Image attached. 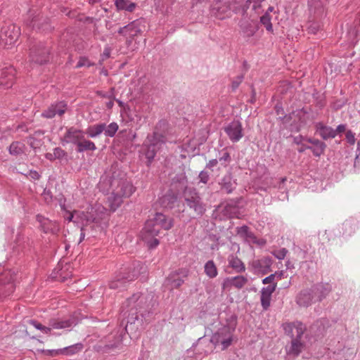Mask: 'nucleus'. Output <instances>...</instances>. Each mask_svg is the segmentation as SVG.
Returning <instances> with one entry per match:
<instances>
[{
    "label": "nucleus",
    "instance_id": "35",
    "mask_svg": "<svg viewBox=\"0 0 360 360\" xmlns=\"http://www.w3.org/2000/svg\"><path fill=\"white\" fill-rule=\"evenodd\" d=\"M204 271L210 278H214L218 275V270L213 260H209L205 264Z\"/></svg>",
    "mask_w": 360,
    "mask_h": 360
},
{
    "label": "nucleus",
    "instance_id": "56",
    "mask_svg": "<svg viewBox=\"0 0 360 360\" xmlns=\"http://www.w3.org/2000/svg\"><path fill=\"white\" fill-rule=\"evenodd\" d=\"M347 129V125L344 124H339L336 129H334L335 136L338 134H342L343 132H345Z\"/></svg>",
    "mask_w": 360,
    "mask_h": 360
},
{
    "label": "nucleus",
    "instance_id": "33",
    "mask_svg": "<svg viewBox=\"0 0 360 360\" xmlns=\"http://www.w3.org/2000/svg\"><path fill=\"white\" fill-rule=\"evenodd\" d=\"M26 146L20 141H13L8 147L9 154L11 155L18 156L25 153Z\"/></svg>",
    "mask_w": 360,
    "mask_h": 360
},
{
    "label": "nucleus",
    "instance_id": "17",
    "mask_svg": "<svg viewBox=\"0 0 360 360\" xmlns=\"http://www.w3.org/2000/svg\"><path fill=\"white\" fill-rule=\"evenodd\" d=\"M84 132L73 127L67 129L61 141L63 145L65 143H73L78 145L81 140H83Z\"/></svg>",
    "mask_w": 360,
    "mask_h": 360
},
{
    "label": "nucleus",
    "instance_id": "21",
    "mask_svg": "<svg viewBox=\"0 0 360 360\" xmlns=\"http://www.w3.org/2000/svg\"><path fill=\"white\" fill-rule=\"evenodd\" d=\"M302 113L305 114L307 113V111H305L304 109L294 111L292 113L284 115L283 117H279L278 120L282 122V124L284 125V128H289L291 131H299L300 128L297 124L294 125L292 122V120H293L295 121V118L297 117L300 119Z\"/></svg>",
    "mask_w": 360,
    "mask_h": 360
},
{
    "label": "nucleus",
    "instance_id": "25",
    "mask_svg": "<svg viewBox=\"0 0 360 360\" xmlns=\"http://www.w3.org/2000/svg\"><path fill=\"white\" fill-rule=\"evenodd\" d=\"M248 283V279L243 276H237L231 278H226L222 284L223 289L229 286H233L240 289Z\"/></svg>",
    "mask_w": 360,
    "mask_h": 360
},
{
    "label": "nucleus",
    "instance_id": "40",
    "mask_svg": "<svg viewBox=\"0 0 360 360\" xmlns=\"http://www.w3.org/2000/svg\"><path fill=\"white\" fill-rule=\"evenodd\" d=\"M126 26L130 27V28H127V34L131 38L136 36L141 32L140 28V22L139 20H134Z\"/></svg>",
    "mask_w": 360,
    "mask_h": 360
},
{
    "label": "nucleus",
    "instance_id": "1",
    "mask_svg": "<svg viewBox=\"0 0 360 360\" xmlns=\"http://www.w3.org/2000/svg\"><path fill=\"white\" fill-rule=\"evenodd\" d=\"M148 304H146V298L140 293L134 294L128 298L122 307L121 314L124 317L122 324L126 320L125 328L118 331L117 334H111L108 338V343L104 346L105 352L120 349L125 332L128 334H135L142 325V319H139L138 314L143 316L147 311Z\"/></svg>",
    "mask_w": 360,
    "mask_h": 360
},
{
    "label": "nucleus",
    "instance_id": "60",
    "mask_svg": "<svg viewBox=\"0 0 360 360\" xmlns=\"http://www.w3.org/2000/svg\"><path fill=\"white\" fill-rule=\"evenodd\" d=\"M319 29V26L316 23L311 24L308 28L309 32L312 34H316L318 32Z\"/></svg>",
    "mask_w": 360,
    "mask_h": 360
},
{
    "label": "nucleus",
    "instance_id": "15",
    "mask_svg": "<svg viewBox=\"0 0 360 360\" xmlns=\"http://www.w3.org/2000/svg\"><path fill=\"white\" fill-rule=\"evenodd\" d=\"M239 26L243 37L248 38L252 37L259 29L257 20L248 18L245 15L239 22Z\"/></svg>",
    "mask_w": 360,
    "mask_h": 360
},
{
    "label": "nucleus",
    "instance_id": "51",
    "mask_svg": "<svg viewBox=\"0 0 360 360\" xmlns=\"http://www.w3.org/2000/svg\"><path fill=\"white\" fill-rule=\"evenodd\" d=\"M238 233L242 236L248 238H252V233L249 231V229L247 226H243L238 229Z\"/></svg>",
    "mask_w": 360,
    "mask_h": 360
},
{
    "label": "nucleus",
    "instance_id": "39",
    "mask_svg": "<svg viewBox=\"0 0 360 360\" xmlns=\"http://www.w3.org/2000/svg\"><path fill=\"white\" fill-rule=\"evenodd\" d=\"M102 220L100 223V226H97L94 223H91L90 224H86V223L82 224L81 227V233H80V238L78 243H80L85 237V233L89 231V229H91V231H100L102 229L101 226Z\"/></svg>",
    "mask_w": 360,
    "mask_h": 360
},
{
    "label": "nucleus",
    "instance_id": "20",
    "mask_svg": "<svg viewBox=\"0 0 360 360\" xmlns=\"http://www.w3.org/2000/svg\"><path fill=\"white\" fill-rule=\"evenodd\" d=\"M36 219L40 224L41 229L45 233L56 234L58 231L59 226L56 221H51L41 214L37 215Z\"/></svg>",
    "mask_w": 360,
    "mask_h": 360
},
{
    "label": "nucleus",
    "instance_id": "10",
    "mask_svg": "<svg viewBox=\"0 0 360 360\" xmlns=\"http://www.w3.org/2000/svg\"><path fill=\"white\" fill-rule=\"evenodd\" d=\"M20 36V28L13 24L6 25L0 30V44L8 47L15 43Z\"/></svg>",
    "mask_w": 360,
    "mask_h": 360
},
{
    "label": "nucleus",
    "instance_id": "14",
    "mask_svg": "<svg viewBox=\"0 0 360 360\" xmlns=\"http://www.w3.org/2000/svg\"><path fill=\"white\" fill-rule=\"evenodd\" d=\"M224 131L233 143L238 142L243 136V126L240 121L233 120L224 127Z\"/></svg>",
    "mask_w": 360,
    "mask_h": 360
},
{
    "label": "nucleus",
    "instance_id": "41",
    "mask_svg": "<svg viewBox=\"0 0 360 360\" xmlns=\"http://www.w3.org/2000/svg\"><path fill=\"white\" fill-rule=\"evenodd\" d=\"M28 323L40 330L44 334H49L51 332V327L43 326L41 323L38 322L34 319H31L28 321Z\"/></svg>",
    "mask_w": 360,
    "mask_h": 360
},
{
    "label": "nucleus",
    "instance_id": "44",
    "mask_svg": "<svg viewBox=\"0 0 360 360\" xmlns=\"http://www.w3.org/2000/svg\"><path fill=\"white\" fill-rule=\"evenodd\" d=\"M359 35V30L356 27H351L347 32L348 43L350 45H354L357 41V37Z\"/></svg>",
    "mask_w": 360,
    "mask_h": 360
},
{
    "label": "nucleus",
    "instance_id": "18",
    "mask_svg": "<svg viewBox=\"0 0 360 360\" xmlns=\"http://www.w3.org/2000/svg\"><path fill=\"white\" fill-rule=\"evenodd\" d=\"M310 290L315 302H321L331 292L332 286L329 283H319L312 285Z\"/></svg>",
    "mask_w": 360,
    "mask_h": 360
},
{
    "label": "nucleus",
    "instance_id": "55",
    "mask_svg": "<svg viewBox=\"0 0 360 360\" xmlns=\"http://www.w3.org/2000/svg\"><path fill=\"white\" fill-rule=\"evenodd\" d=\"M111 48L108 46H105L103 53L101 54V60L103 61L110 56Z\"/></svg>",
    "mask_w": 360,
    "mask_h": 360
},
{
    "label": "nucleus",
    "instance_id": "42",
    "mask_svg": "<svg viewBox=\"0 0 360 360\" xmlns=\"http://www.w3.org/2000/svg\"><path fill=\"white\" fill-rule=\"evenodd\" d=\"M119 129V126L116 122H111L108 126L105 125V129L103 132L106 136L113 137Z\"/></svg>",
    "mask_w": 360,
    "mask_h": 360
},
{
    "label": "nucleus",
    "instance_id": "62",
    "mask_svg": "<svg viewBox=\"0 0 360 360\" xmlns=\"http://www.w3.org/2000/svg\"><path fill=\"white\" fill-rule=\"evenodd\" d=\"M258 264L262 266V265L264 264L266 266H269L271 264V259L268 257L264 258L261 260L258 261Z\"/></svg>",
    "mask_w": 360,
    "mask_h": 360
},
{
    "label": "nucleus",
    "instance_id": "52",
    "mask_svg": "<svg viewBox=\"0 0 360 360\" xmlns=\"http://www.w3.org/2000/svg\"><path fill=\"white\" fill-rule=\"evenodd\" d=\"M346 140L349 144H354L356 139L354 136V134L351 130H348L346 131Z\"/></svg>",
    "mask_w": 360,
    "mask_h": 360
},
{
    "label": "nucleus",
    "instance_id": "3",
    "mask_svg": "<svg viewBox=\"0 0 360 360\" xmlns=\"http://www.w3.org/2000/svg\"><path fill=\"white\" fill-rule=\"evenodd\" d=\"M283 329L292 339L290 345L286 347L287 354L293 357L297 356L304 347L302 338L306 330L305 326L301 322L296 321L284 324Z\"/></svg>",
    "mask_w": 360,
    "mask_h": 360
},
{
    "label": "nucleus",
    "instance_id": "43",
    "mask_svg": "<svg viewBox=\"0 0 360 360\" xmlns=\"http://www.w3.org/2000/svg\"><path fill=\"white\" fill-rule=\"evenodd\" d=\"M261 3L259 0H248L244 6L242 7V14L245 15L248 8L252 6V8L254 11H257L261 6Z\"/></svg>",
    "mask_w": 360,
    "mask_h": 360
},
{
    "label": "nucleus",
    "instance_id": "57",
    "mask_svg": "<svg viewBox=\"0 0 360 360\" xmlns=\"http://www.w3.org/2000/svg\"><path fill=\"white\" fill-rule=\"evenodd\" d=\"M286 181V178H281V179H276L274 184V187H277L278 189H283V184Z\"/></svg>",
    "mask_w": 360,
    "mask_h": 360
},
{
    "label": "nucleus",
    "instance_id": "49",
    "mask_svg": "<svg viewBox=\"0 0 360 360\" xmlns=\"http://www.w3.org/2000/svg\"><path fill=\"white\" fill-rule=\"evenodd\" d=\"M53 158H56V160H61L66 155V153L62 148L57 147L53 149Z\"/></svg>",
    "mask_w": 360,
    "mask_h": 360
},
{
    "label": "nucleus",
    "instance_id": "24",
    "mask_svg": "<svg viewBox=\"0 0 360 360\" xmlns=\"http://www.w3.org/2000/svg\"><path fill=\"white\" fill-rule=\"evenodd\" d=\"M316 132L324 140L335 137L334 129L324 124L323 122H317L315 124Z\"/></svg>",
    "mask_w": 360,
    "mask_h": 360
},
{
    "label": "nucleus",
    "instance_id": "11",
    "mask_svg": "<svg viewBox=\"0 0 360 360\" xmlns=\"http://www.w3.org/2000/svg\"><path fill=\"white\" fill-rule=\"evenodd\" d=\"M30 59L37 64H44L49 60V49L39 42L32 45L30 49Z\"/></svg>",
    "mask_w": 360,
    "mask_h": 360
},
{
    "label": "nucleus",
    "instance_id": "34",
    "mask_svg": "<svg viewBox=\"0 0 360 360\" xmlns=\"http://www.w3.org/2000/svg\"><path fill=\"white\" fill-rule=\"evenodd\" d=\"M104 129H105V124L100 123L89 127L86 130V134L91 138H96L101 135L103 132Z\"/></svg>",
    "mask_w": 360,
    "mask_h": 360
},
{
    "label": "nucleus",
    "instance_id": "7",
    "mask_svg": "<svg viewBox=\"0 0 360 360\" xmlns=\"http://www.w3.org/2000/svg\"><path fill=\"white\" fill-rule=\"evenodd\" d=\"M183 198L185 205L193 210L196 215L202 216L205 212V205L195 188L186 186L183 192Z\"/></svg>",
    "mask_w": 360,
    "mask_h": 360
},
{
    "label": "nucleus",
    "instance_id": "32",
    "mask_svg": "<svg viewBox=\"0 0 360 360\" xmlns=\"http://www.w3.org/2000/svg\"><path fill=\"white\" fill-rule=\"evenodd\" d=\"M83 347H84L82 343H76L72 345L59 349L58 353H63V354L67 356H72L81 352ZM56 353H57V352Z\"/></svg>",
    "mask_w": 360,
    "mask_h": 360
},
{
    "label": "nucleus",
    "instance_id": "38",
    "mask_svg": "<svg viewBox=\"0 0 360 360\" xmlns=\"http://www.w3.org/2000/svg\"><path fill=\"white\" fill-rule=\"evenodd\" d=\"M115 6L117 10H124L129 12H132L136 6V4L127 0H116Z\"/></svg>",
    "mask_w": 360,
    "mask_h": 360
},
{
    "label": "nucleus",
    "instance_id": "8",
    "mask_svg": "<svg viewBox=\"0 0 360 360\" xmlns=\"http://www.w3.org/2000/svg\"><path fill=\"white\" fill-rule=\"evenodd\" d=\"M243 0H217L211 6V13L219 19L229 16L231 11L238 12Z\"/></svg>",
    "mask_w": 360,
    "mask_h": 360
},
{
    "label": "nucleus",
    "instance_id": "23",
    "mask_svg": "<svg viewBox=\"0 0 360 360\" xmlns=\"http://www.w3.org/2000/svg\"><path fill=\"white\" fill-rule=\"evenodd\" d=\"M296 302L300 307H307L316 302L310 288L302 290L296 297Z\"/></svg>",
    "mask_w": 360,
    "mask_h": 360
},
{
    "label": "nucleus",
    "instance_id": "9",
    "mask_svg": "<svg viewBox=\"0 0 360 360\" xmlns=\"http://www.w3.org/2000/svg\"><path fill=\"white\" fill-rule=\"evenodd\" d=\"M165 141V138L161 134L154 132L152 135H148L144 144L145 155L148 160V165L152 162L157 151Z\"/></svg>",
    "mask_w": 360,
    "mask_h": 360
},
{
    "label": "nucleus",
    "instance_id": "46",
    "mask_svg": "<svg viewBox=\"0 0 360 360\" xmlns=\"http://www.w3.org/2000/svg\"><path fill=\"white\" fill-rule=\"evenodd\" d=\"M94 65V63H91L86 57L81 56L79 59L77 64L76 65V68H80L82 67H91Z\"/></svg>",
    "mask_w": 360,
    "mask_h": 360
},
{
    "label": "nucleus",
    "instance_id": "63",
    "mask_svg": "<svg viewBox=\"0 0 360 360\" xmlns=\"http://www.w3.org/2000/svg\"><path fill=\"white\" fill-rule=\"evenodd\" d=\"M129 26H126V25L120 27L118 30V33L121 35L127 36V28H129Z\"/></svg>",
    "mask_w": 360,
    "mask_h": 360
},
{
    "label": "nucleus",
    "instance_id": "48",
    "mask_svg": "<svg viewBox=\"0 0 360 360\" xmlns=\"http://www.w3.org/2000/svg\"><path fill=\"white\" fill-rule=\"evenodd\" d=\"M244 78V76L243 75H238L236 77H235L231 83V89L233 91H236L239 85L241 84Z\"/></svg>",
    "mask_w": 360,
    "mask_h": 360
},
{
    "label": "nucleus",
    "instance_id": "27",
    "mask_svg": "<svg viewBox=\"0 0 360 360\" xmlns=\"http://www.w3.org/2000/svg\"><path fill=\"white\" fill-rule=\"evenodd\" d=\"M307 141L311 143L313 146H306V148L311 150L315 156L319 157L323 153L326 148L324 142L316 139H308Z\"/></svg>",
    "mask_w": 360,
    "mask_h": 360
},
{
    "label": "nucleus",
    "instance_id": "54",
    "mask_svg": "<svg viewBox=\"0 0 360 360\" xmlns=\"http://www.w3.org/2000/svg\"><path fill=\"white\" fill-rule=\"evenodd\" d=\"M200 181L203 184H207L209 180V174L207 172L202 171L200 172L199 176Z\"/></svg>",
    "mask_w": 360,
    "mask_h": 360
},
{
    "label": "nucleus",
    "instance_id": "4",
    "mask_svg": "<svg viewBox=\"0 0 360 360\" xmlns=\"http://www.w3.org/2000/svg\"><path fill=\"white\" fill-rule=\"evenodd\" d=\"M236 326V320L233 319L229 323L219 328L212 334L210 342L215 347H219L221 350L226 349L235 340Z\"/></svg>",
    "mask_w": 360,
    "mask_h": 360
},
{
    "label": "nucleus",
    "instance_id": "19",
    "mask_svg": "<svg viewBox=\"0 0 360 360\" xmlns=\"http://www.w3.org/2000/svg\"><path fill=\"white\" fill-rule=\"evenodd\" d=\"M15 70L13 66L6 67L0 70V86L6 89L11 88L14 82Z\"/></svg>",
    "mask_w": 360,
    "mask_h": 360
},
{
    "label": "nucleus",
    "instance_id": "29",
    "mask_svg": "<svg viewBox=\"0 0 360 360\" xmlns=\"http://www.w3.org/2000/svg\"><path fill=\"white\" fill-rule=\"evenodd\" d=\"M229 266L235 270L236 273H242L245 271L244 263L234 255H231L228 257Z\"/></svg>",
    "mask_w": 360,
    "mask_h": 360
},
{
    "label": "nucleus",
    "instance_id": "26",
    "mask_svg": "<svg viewBox=\"0 0 360 360\" xmlns=\"http://www.w3.org/2000/svg\"><path fill=\"white\" fill-rule=\"evenodd\" d=\"M51 330L53 329H65L71 328L75 325L74 319H51L49 322Z\"/></svg>",
    "mask_w": 360,
    "mask_h": 360
},
{
    "label": "nucleus",
    "instance_id": "61",
    "mask_svg": "<svg viewBox=\"0 0 360 360\" xmlns=\"http://www.w3.org/2000/svg\"><path fill=\"white\" fill-rule=\"evenodd\" d=\"M218 164V160L217 159L210 160L206 165V167L212 169L213 167H216Z\"/></svg>",
    "mask_w": 360,
    "mask_h": 360
},
{
    "label": "nucleus",
    "instance_id": "2",
    "mask_svg": "<svg viewBox=\"0 0 360 360\" xmlns=\"http://www.w3.org/2000/svg\"><path fill=\"white\" fill-rule=\"evenodd\" d=\"M173 226V219L162 213L157 212L148 219L141 231L142 239L148 246L153 249L159 244V240L155 237L159 234L161 229L169 230Z\"/></svg>",
    "mask_w": 360,
    "mask_h": 360
},
{
    "label": "nucleus",
    "instance_id": "47",
    "mask_svg": "<svg viewBox=\"0 0 360 360\" xmlns=\"http://www.w3.org/2000/svg\"><path fill=\"white\" fill-rule=\"evenodd\" d=\"M288 253L287 249L283 248L278 250H274L272 252L273 255L278 259L281 260L285 258Z\"/></svg>",
    "mask_w": 360,
    "mask_h": 360
},
{
    "label": "nucleus",
    "instance_id": "13",
    "mask_svg": "<svg viewBox=\"0 0 360 360\" xmlns=\"http://www.w3.org/2000/svg\"><path fill=\"white\" fill-rule=\"evenodd\" d=\"M188 276L186 269H179L171 273L165 281V285L169 290L179 288L184 282V278Z\"/></svg>",
    "mask_w": 360,
    "mask_h": 360
},
{
    "label": "nucleus",
    "instance_id": "28",
    "mask_svg": "<svg viewBox=\"0 0 360 360\" xmlns=\"http://www.w3.org/2000/svg\"><path fill=\"white\" fill-rule=\"evenodd\" d=\"M221 189L227 193H231L236 188V182L231 174H226L220 182Z\"/></svg>",
    "mask_w": 360,
    "mask_h": 360
},
{
    "label": "nucleus",
    "instance_id": "36",
    "mask_svg": "<svg viewBox=\"0 0 360 360\" xmlns=\"http://www.w3.org/2000/svg\"><path fill=\"white\" fill-rule=\"evenodd\" d=\"M96 149V147L94 142L85 139V138H83V140H81L78 145L77 146V151L78 153H82L86 150H95Z\"/></svg>",
    "mask_w": 360,
    "mask_h": 360
},
{
    "label": "nucleus",
    "instance_id": "58",
    "mask_svg": "<svg viewBox=\"0 0 360 360\" xmlns=\"http://www.w3.org/2000/svg\"><path fill=\"white\" fill-rule=\"evenodd\" d=\"M275 277H276V274H272L269 275V276L264 278L262 280V283L264 284L272 285L274 283V281L275 279Z\"/></svg>",
    "mask_w": 360,
    "mask_h": 360
},
{
    "label": "nucleus",
    "instance_id": "22",
    "mask_svg": "<svg viewBox=\"0 0 360 360\" xmlns=\"http://www.w3.org/2000/svg\"><path fill=\"white\" fill-rule=\"evenodd\" d=\"M276 288V284L273 283L262 288L260 301L264 310H267L270 307L271 295L275 291Z\"/></svg>",
    "mask_w": 360,
    "mask_h": 360
},
{
    "label": "nucleus",
    "instance_id": "5",
    "mask_svg": "<svg viewBox=\"0 0 360 360\" xmlns=\"http://www.w3.org/2000/svg\"><path fill=\"white\" fill-rule=\"evenodd\" d=\"M105 209L100 205L91 207L86 212L83 211H74L67 217L68 221L74 223H86L90 224L94 223L97 226H100L101 221L105 216Z\"/></svg>",
    "mask_w": 360,
    "mask_h": 360
},
{
    "label": "nucleus",
    "instance_id": "45",
    "mask_svg": "<svg viewBox=\"0 0 360 360\" xmlns=\"http://www.w3.org/2000/svg\"><path fill=\"white\" fill-rule=\"evenodd\" d=\"M260 22L265 26L267 31H273V26L271 22V17L268 13V11L260 18Z\"/></svg>",
    "mask_w": 360,
    "mask_h": 360
},
{
    "label": "nucleus",
    "instance_id": "31",
    "mask_svg": "<svg viewBox=\"0 0 360 360\" xmlns=\"http://www.w3.org/2000/svg\"><path fill=\"white\" fill-rule=\"evenodd\" d=\"M122 197L115 193L112 190L110 195L108 198V204L110 210L115 212L122 203Z\"/></svg>",
    "mask_w": 360,
    "mask_h": 360
},
{
    "label": "nucleus",
    "instance_id": "64",
    "mask_svg": "<svg viewBox=\"0 0 360 360\" xmlns=\"http://www.w3.org/2000/svg\"><path fill=\"white\" fill-rule=\"evenodd\" d=\"M304 139L303 136H301V135H299V136H295L293 138V142L295 143V144H300L302 141V140Z\"/></svg>",
    "mask_w": 360,
    "mask_h": 360
},
{
    "label": "nucleus",
    "instance_id": "6",
    "mask_svg": "<svg viewBox=\"0 0 360 360\" xmlns=\"http://www.w3.org/2000/svg\"><path fill=\"white\" fill-rule=\"evenodd\" d=\"M133 266V269H130L128 272L124 271L117 274L110 282V288L123 290L131 281L135 280L141 274L144 273L146 270V267L140 262H136Z\"/></svg>",
    "mask_w": 360,
    "mask_h": 360
},
{
    "label": "nucleus",
    "instance_id": "53",
    "mask_svg": "<svg viewBox=\"0 0 360 360\" xmlns=\"http://www.w3.org/2000/svg\"><path fill=\"white\" fill-rule=\"evenodd\" d=\"M345 104V100H335L331 103V107L335 110H338L340 108H342Z\"/></svg>",
    "mask_w": 360,
    "mask_h": 360
},
{
    "label": "nucleus",
    "instance_id": "50",
    "mask_svg": "<svg viewBox=\"0 0 360 360\" xmlns=\"http://www.w3.org/2000/svg\"><path fill=\"white\" fill-rule=\"evenodd\" d=\"M231 158L228 152L224 153L221 157L219 158V161L221 162V165L224 167H226L228 164L231 162Z\"/></svg>",
    "mask_w": 360,
    "mask_h": 360
},
{
    "label": "nucleus",
    "instance_id": "30",
    "mask_svg": "<svg viewBox=\"0 0 360 360\" xmlns=\"http://www.w3.org/2000/svg\"><path fill=\"white\" fill-rule=\"evenodd\" d=\"M13 275L11 271H5L0 274V285H6L8 290L11 292L14 290V285L12 283L13 281Z\"/></svg>",
    "mask_w": 360,
    "mask_h": 360
},
{
    "label": "nucleus",
    "instance_id": "12",
    "mask_svg": "<svg viewBox=\"0 0 360 360\" xmlns=\"http://www.w3.org/2000/svg\"><path fill=\"white\" fill-rule=\"evenodd\" d=\"M110 186L115 194L120 195L122 198H128L135 191L133 185L127 179H113L110 182Z\"/></svg>",
    "mask_w": 360,
    "mask_h": 360
},
{
    "label": "nucleus",
    "instance_id": "37",
    "mask_svg": "<svg viewBox=\"0 0 360 360\" xmlns=\"http://www.w3.org/2000/svg\"><path fill=\"white\" fill-rule=\"evenodd\" d=\"M176 196L172 193H166L160 198V204L166 208H172L176 201Z\"/></svg>",
    "mask_w": 360,
    "mask_h": 360
},
{
    "label": "nucleus",
    "instance_id": "16",
    "mask_svg": "<svg viewBox=\"0 0 360 360\" xmlns=\"http://www.w3.org/2000/svg\"><path fill=\"white\" fill-rule=\"evenodd\" d=\"M67 109L68 105L65 102H56L44 110L41 113V116L46 119H52L56 115L61 117L66 112Z\"/></svg>",
    "mask_w": 360,
    "mask_h": 360
},
{
    "label": "nucleus",
    "instance_id": "59",
    "mask_svg": "<svg viewBox=\"0 0 360 360\" xmlns=\"http://www.w3.org/2000/svg\"><path fill=\"white\" fill-rule=\"evenodd\" d=\"M28 176L34 180H38L40 179L41 176L40 174L35 170H30L29 172Z\"/></svg>",
    "mask_w": 360,
    "mask_h": 360
}]
</instances>
